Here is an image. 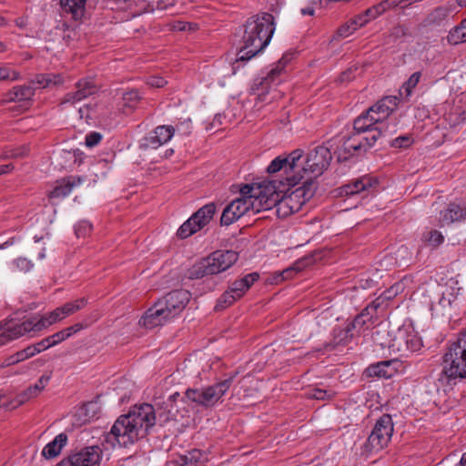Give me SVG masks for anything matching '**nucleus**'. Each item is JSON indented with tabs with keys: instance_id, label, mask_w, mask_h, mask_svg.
Returning <instances> with one entry per match:
<instances>
[{
	"instance_id": "1a4fd4ad",
	"label": "nucleus",
	"mask_w": 466,
	"mask_h": 466,
	"mask_svg": "<svg viewBox=\"0 0 466 466\" xmlns=\"http://www.w3.org/2000/svg\"><path fill=\"white\" fill-rule=\"evenodd\" d=\"M421 347V339L411 327L399 329L388 344L390 352L399 354L400 357H405L410 352L418 351Z\"/></svg>"
},
{
	"instance_id": "864d4df0",
	"label": "nucleus",
	"mask_w": 466,
	"mask_h": 466,
	"mask_svg": "<svg viewBox=\"0 0 466 466\" xmlns=\"http://www.w3.org/2000/svg\"><path fill=\"white\" fill-rule=\"evenodd\" d=\"M102 139V135L98 132H91L86 137V146L88 147H93L99 144Z\"/></svg>"
},
{
	"instance_id": "f3484780",
	"label": "nucleus",
	"mask_w": 466,
	"mask_h": 466,
	"mask_svg": "<svg viewBox=\"0 0 466 466\" xmlns=\"http://www.w3.org/2000/svg\"><path fill=\"white\" fill-rule=\"evenodd\" d=\"M173 317L166 310L158 301H157L150 309H148L139 320V324L147 329L163 325Z\"/></svg>"
},
{
	"instance_id": "4d7b16f0",
	"label": "nucleus",
	"mask_w": 466,
	"mask_h": 466,
	"mask_svg": "<svg viewBox=\"0 0 466 466\" xmlns=\"http://www.w3.org/2000/svg\"><path fill=\"white\" fill-rule=\"evenodd\" d=\"M403 289V284L399 282L391 286L388 290L384 292V298L386 299H390L394 296H396L400 291H401Z\"/></svg>"
},
{
	"instance_id": "f704fd0d",
	"label": "nucleus",
	"mask_w": 466,
	"mask_h": 466,
	"mask_svg": "<svg viewBox=\"0 0 466 466\" xmlns=\"http://www.w3.org/2000/svg\"><path fill=\"white\" fill-rule=\"evenodd\" d=\"M281 187H284V182L282 180H279L278 198L276 199L278 200V203L274 205V208L276 209V215L280 218H285L295 212L282 198L281 194L284 192V189H281Z\"/></svg>"
},
{
	"instance_id": "2eb2a0df",
	"label": "nucleus",
	"mask_w": 466,
	"mask_h": 466,
	"mask_svg": "<svg viewBox=\"0 0 466 466\" xmlns=\"http://www.w3.org/2000/svg\"><path fill=\"white\" fill-rule=\"evenodd\" d=\"M250 211L247 195L241 194L240 197L228 205L221 215V225L229 226L243 215Z\"/></svg>"
},
{
	"instance_id": "0e129e2a",
	"label": "nucleus",
	"mask_w": 466,
	"mask_h": 466,
	"mask_svg": "<svg viewBox=\"0 0 466 466\" xmlns=\"http://www.w3.org/2000/svg\"><path fill=\"white\" fill-rule=\"evenodd\" d=\"M364 13L370 21L382 15L377 5L368 8Z\"/></svg>"
},
{
	"instance_id": "7ed1b4c3",
	"label": "nucleus",
	"mask_w": 466,
	"mask_h": 466,
	"mask_svg": "<svg viewBox=\"0 0 466 466\" xmlns=\"http://www.w3.org/2000/svg\"><path fill=\"white\" fill-rule=\"evenodd\" d=\"M86 304V299L82 298L76 301L67 302L40 319L32 317L22 321H16L14 319H9L10 324H7V328H5V330L8 333L7 337H9V339H18L30 331H41L48 326L80 310Z\"/></svg>"
},
{
	"instance_id": "49530a36",
	"label": "nucleus",
	"mask_w": 466,
	"mask_h": 466,
	"mask_svg": "<svg viewBox=\"0 0 466 466\" xmlns=\"http://www.w3.org/2000/svg\"><path fill=\"white\" fill-rule=\"evenodd\" d=\"M282 71L283 70L281 69L280 66L275 65V66L273 68H271V70L268 73V75L264 78L261 79L259 85L260 86H264V85L268 86L270 83H273Z\"/></svg>"
},
{
	"instance_id": "69168bd1",
	"label": "nucleus",
	"mask_w": 466,
	"mask_h": 466,
	"mask_svg": "<svg viewBox=\"0 0 466 466\" xmlns=\"http://www.w3.org/2000/svg\"><path fill=\"white\" fill-rule=\"evenodd\" d=\"M369 18L365 15V13H362L359 15H357L353 20H351L352 25L357 26V29L359 27H362L369 22Z\"/></svg>"
},
{
	"instance_id": "7c9ffc66",
	"label": "nucleus",
	"mask_w": 466,
	"mask_h": 466,
	"mask_svg": "<svg viewBox=\"0 0 466 466\" xmlns=\"http://www.w3.org/2000/svg\"><path fill=\"white\" fill-rule=\"evenodd\" d=\"M82 179L80 177H70L63 179L55 188L49 193L51 198L66 197L72 191V188L79 185Z\"/></svg>"
},
{
	"instance_id": "a878e982",
	"label": "nucleus",
	"mask_w": 466,
	"mask_h": 466,
	"mask_svg": "<svg viewBox=\"0 0 466 466\" xmlns=\"http://www.w3.org/2000/svg\"><path fill=\"white\" fill-rule=\"evenodd\" d=\"M466 218V208L456 203H451L441 213V222L449 225L453 222L461 221Z\"/></svg>"
},
{
	"instance_id": "5701e85b",
	"label": "nucleus",
	"mask_w": 466,
	"mask_h": 466,
	"mask_svg": "<svg viewBox=\"0 0 466 466\" xmlns=\"http://www.w3.org/2000/svg\"><path fill=\"white\" fill-rule=\"evenodd\" d=\"M399 98L394 96H385L375 105L370 106V112H378L380 118L387 119L390 115L397 108Z\"/></svg>"
},
{
	"instance_id": "6e6552de",
	"label": "nucleus",
	"mask_w": 466,
	"mask_h": 466,
	"mask_svg": "<svg viewBox=\"0 0 466 466\" xmlns=\"http://www.w3.org/2000/svg\"><path fill=\"white\" fill-rule=\"evenodd\" d=\"M238 372H234L228 379L201 389H188L185 397L198 406L211 408L216 405L229 390Z\"/></svg>"
},
{
	"instance_id": "c9c22d12",
	"label": "nucleus",
	"mask_w": 466,
	"mask_h": 466,
	"mask_svg": "<svg viewBox=\"0 0 466 466\" xmlns=\"http://www.w3.org/2000/svg\"><path fill=\"white\" fill-rule=\"evenodd\" d=\"M453 11L454 8L451 5L439 6L428 15L427 22L429 25H440L446 20Z\"/></svg>"
},
{
	"instance_id": "a18cd8bd",
	"label": "nucleus",
	"mask_w": 466,
	"mask_h": 466,
	"mask_svg": "<svg viewBox=\"0 0 466 466\" xmlns=\"http://www.w3.org/2000/svg\"><path fill=\"white\" fill-rule=\"evenodd\" d=\"M420 76H421L420 72H415L404 83L402 88L405 90L407 96H410L411 94L413 88L418 85V83L420 79Z\"/></svg>"
},
{
	"instance_id": "8fccbe9b",
	"label": "nucleus",
	"mask_w": 466,
	"mask_h": 466,
	"mask_svg": "<svg viewBox=\"0 0 466 466\" xmlns=\"http://www.w3.org/2000/svg\"><path fill=\"white\" fill-rule=\"evenodd\" d=\"M132 0H106L110 9L124 10L131 5Z\"/></svg>"
},
{
	"instance_id": "6ab92c4d",
	"label": "nucleus",
	"mask_w": 466,
	"mask_h": 466,
	"mask_svg": "<svg viewBox=\"0 0 466 466\" xmlns=\"http://www.w3.org/2000/svg\"><path fill=\"white\" fill-rule=\"evenodd\" d=\"M101 407L97 401H89L77 408L72 415V424L81 427L98 418Z\"/></svg>"
},
{
	"instance_id": "aec40b11",
	"label": "nucleus",
	"mask_w": 466,
	"mask_h": 466,
	"mask_svg": "<svg viewBox=\"0 0 466 466\" xmlns=\"http://www.w3.org/2000/svg\"><path fill=\"white\" fill-rule=\"evenodd\" d=\"M97 87L91 79H82L76 84V91L67 94L64 98V103H76L95 93Z\"/></svg>"
},
{
	"instance_id": "052dcab7",
	"label": "nucleus",
	"mask_w": 466,
	"mask_h": 466,
	"mask_svg": "<svg viewBox=\"0 0 466 466\" xmlns=\"http://www.w3.org/2000/svg\"><path fill=\"white\" fill-rule=\"evenodd\" d=\"M379 9L380 10L381 14L386 12L387 10L393 8L398 5L397 0H384L380 3L377 4Z\"/></svg>"
},
{
	"instance_id": "09e8293b",
	"label": "nucleus",
	"mask_w": 466,
	"mask_h": 466,
	"mask_svg": "<svg viewBox=\"0 0 466 466\" xmlns=\"http://www.w3.org/2000/svg\"><path fill=\"white\" fill-rule=\"evenodd\" d=\"M92 226L87 221L78 223L75 228L77 238H84L91 231Z\"/></svg>"
},
{
	"instance_id": "37998d69",
	"label": "nucleus",
	"mask_w": 466,
	"mask_h": 466,
	"mask_svg": "<svg viewBox=\"0 0 466 466\" xmlns=\"http://www.w3.org/2000/svg\"><path fill=\"white\" fill-rule=\"evenodd\" d=\"M374 312L372 311H366V308L361 311L360 314H359L352 323L350 324L352 329L356 328H361L367 320H370L373 317Z\"/></svg>"
},
{
	"instance_id": "39448f33",
	"label": "nucleus",
	"mask_w": 466,
	"mask_h": 466,
	"mask_svg": "<svg viewBox=\"0 0 466 466\" xmlns=\"http://www.w3.org/2000/svg\"><path fill=\"white\" fill-rule=\"evenodd\" d=\"M279 180L263 181L262 183L244 184L239 193L247 195L250 211L258 214L270 210L278 203Z\"/></svg>"
},
{
	"instance_id": "58836bf2",
	"label": "nucleus",
	"mask_w": 466,
	"mask_h": 466,
	"mask_svg": "<svg viewBox=\"0 0 466 466\" xmlns=\"http://www.w3.org/2000/svg\"><path fill=\"white\" fill-rule=\"evenodd\" d=\"M195 222L192 221L190 217L186 222H184L177 230V236L180 238H187L200 230L199 228H196Z\"/></svg>"
},
{
	"instance_id": "ddd939ff",
	"label": "nucleus",
	"mask_w": 466,
	"mask_h": 466,
	"mask_svg": "<svg viewBox=\"0 0 466 466\" xmlns=\"http://www.w3.org/2000/svg\"><path fill=\"white\" fill-rule=\"evenodd\" d=\"M102 453L97 445L86 447L62 460L57 466H100Z\"/></svg>"
},
{
	"instance_id": "ea45409f",
	"label": "nucleus",
	"mask_w": 466,
	"mask_h": 466,
	"mask_svg": "<svg viewBox=\"0 0 466 466\" xmlns=\"http://www.w3.org/2000/svg\"><path fill=\"white\" fill-rule=\"evenodd\" d=\"M237 299H238V298L235 297V295L228 289L218 299L215 309L217 310L224 309L232 305Z\"/></svg>"
},
{
	"instance_id": "4c0bfd02",
	"label": "nucleus",
	"mask_w": 466,
	"mask_h": 466,
	"mask_svg": "<svg viewBox=\"0 0 466 466\" xmlns=\"http://www.w3.org/2000/svg\"><path fill=\"white\" fill-rule=\"evenodd\" d=\"M123 106L130 111L133 110L140 101L137 90H129L123 94Z\"/></svg>"
},
{
	"instance_id": "13d9d810",
	"label": "nucleus",
	"mask_w": 466,
	"mask_h": 466,
	"mask_svg": "<svg viewBox=\"0 0 466 466\" xmlns=\"http://www.w3.org/2000/svg\"><path fill=\"white\" fill-rule=\"evenodd\" d=\"M15 264L16 265L18 269H20L21 271H24V272H27L33 267V264L31 263V261L25 258H18L15 261Z\"/></svg>"
},
{
	"instance_id": "4468645a",
	"label": "nucleus",
	"mask_w": 466,
	"mask_h": 466,
	"mask_svg": "<svg viewBox=\"0 0 466 466\" xmlns=\"http://www.w3.org/2000/svg\"><path fill=\"white\" fill-rule=\"evenodd\" d=\"M189 299L190 293L187 290L177 289L167 294L158 302L175 318L185 309Z\"/></svg>"
},
{
	"instance_id": "c85d7f7f",
	"label": "nucleus",
	"mask_w": 466,
	"mask_h": 466,
	"mask_svg": "<svg viewBox=\"0 0 466 466\" xmlns=\"http://www.w3.org/2000/svg\"><path fill=\"white\" fill-rule=\"evenodd\" d=\"M66 442H67L66 434H65V433L58 434L57 436H56V438L52 441H50L44 447V449L42 451V455L46 459L56 458V456H58L61 453V451H62L63 447L66 444Z\"/></svg>"
},
{
	"instance_id": "9b49d317",
	"label": "nucleus",
	"mask_w": 466,
	"mask_h": 466,
	"mask_svg": "<svg viewBox=\"0 0 466 466\" xmlns=\"http://www.w3.org/2000/svg\"><path fill=\"white\" fill-rule=\"evenodd\" d=\"M393 433L391 416L383 414L376 422L368 438L367 446L371 451H378L388 445Z\"/></svg>"
},
{
	"instance_id": "0eeeda50",
	"label": "nucleus",
	"mask_w": 466,
	"mask_h": 466,
	"mask_svg": "<svg viewBox=\"0 0 466 466\" xmlns=\"http://www.w3.org/2000/svg\"><path fill=\"white\" fill-rule=\"evenodd\" d=\"M441 373L448 380L466 379V331L461 332L443 354Z\"/></svg>"
},
{
	"instance_id": "9d476101",
	"label": "nucleus",
	"mask_w": 466,
	"mask_h": 466,
	"mask_svg": "<svg viewBox=\"0 0 466 466\" xmlns=\"http://www.w3.org/2000/svg\"><path fill=\"white\" fill-rule=\"evenodd\" d=\"M373 133L374 134L372 135L364 136L353 131L348 137L344 139L340 150L345 155L342 156L341 153H339L338 157L339 160H346L349 156L359 155L366 152L380 138L379 131H374Z\"/></svg>"
},
{
	"instance_id": "bb28decb",
	"label": "nucleus",
	"mask_w": 466,
	"mask_h": 466,
	"mask_svg": "<svg viewBox=\"0 0 466 466\" xmlns=\"http://www.w3.org/2000/svg\"><path fill=\"white\" fill-rule=\"evenodd\" d=\"M35 96V90L31 86L23 85L14 86L5 95L3 102L28 101Z\"/></svg>"
},
{
	"instance_id": "393cba45",
	"label": "nucleus",
	"mask_w": 466,
	"mask_h": 466,
	"mask_svg": "<svg viewBox=\"0 0 466 466\" xmlns=\"http://www.w3.org/2000/svg\"><path fill=\"white\" fill-rule=\"evenodd\" d=\"M206 456L199 450H193L187 454L180 456L177 460L169 461L167 466H200Z\"/></svg>"
},
{
	"instance_id": "774afa93",
	"label": "nucleus",
	"mask_w": 466,
	"mask_h": 466,
	"mask_svg": "<svg viewBox=\"0 0 466 466\" xmlns=\"http://www.w3.org/2000/svg\"><path fill=\"white\" fill-rule=\"evenodd\" d=\"M35 346H36L37 350H38L39 353L41 351L49 349L50 347H53L49 337H47V338L42 339L41 341L35 343Z\"/></svg>"
},
{
	"instance_id": "412c9836",
	"label": "nucleus",
	"mask_w": 466,
	"mask_h": 466,
	"mask_svg": "<svg viewBox=\"0 0 466 466\" xmlns=\"http://www.w3.org/2000/svg\"><path fill=\"white\" fill-rule=\"evenodd\" d=\"M353 130L361 135H372L374 131H379L380 137L383 132L381 127H376V119L372 116L369 118L365 112L354 120Z\"/></svg>"
},
{
	"instance_id": "f03ea898",
	"label": "nucleus",
	"mask_w": 466,
	"mask_h": 466,
	"mask_svg": "<svg viewBox=\"0 0 466 466\" xmlns=\"http://www.w3.org/2000/svg\"><path fill=\"white\" fill-rule=\"evenodd\" d=\"M274 32L275 23L271 14L262 13L249 17L245 24L243 45L237 55V61H248L263 51Z\"/></svg>"
},
{
	"instance_id": "cd10ccee",
	"label": "nucleus",
	"mask_w": 466,
	"mask_h": 466,
	"mask_svg": "<svg viewBox=\"0 0 466 466\" xmlns=\"http://www.w3.org/2000/svg\"><path fill=\"white\" fill-rule=\"evenodd\" d=\"M63 11L72 15L75 20L81 19L86 11L87 0H59Z\"/></svg>"
},
{
	"instance_id": "4be33fe9",
	"label": "nucleus",
	"mask_w": 466,
	"mask_h": 466,
	"mask_svg": "<svg viewBox=\"0 0 466 466\" xmlns=\"http://www.w3.org/2000/svg\"><path fill=\"white\" fill-rule=\"evenodd\" d=\"M259 275L257 272L249 273L243 278L233 281L228 289L235 297L240 299L250 287L258 279Z\"/></svg>"
},
{
	"instance_id": "a19ab883",
	"label": "nucleus",
	"mask_w": 466,
	"mask_h": 466,
	"mask_svg": "<svg viewBox=\"0 0 466 466\" xmlns=\"http://www.w3.org/2000/svg\"><path fill=\"white\" fill-rule=\"evenodd\" d=\"M423 240L432 247H438L443 242L444 238L438 230L431 229L423 235Z\"/></svg>"
},
{
	"instance_id": "3c124183",
	"label": "nucleus",
	"mask_w": 466,
	"mask_h": 466,
	"mask_svg": "<svg viewBox=\"0 0 466 466\" xmlns=\"http://www.w3.org/2000/svg\"><path fill=\"white\" fill-rule=\"evenodd\" d=\"M7 324H10L9 319L0 322V346L5 345L7 342L15 339H9V337H7L8 333L5 330V328H7Z\"/></svg>"
},
{
	"instance_id": "e433bc0d",
	"label": "nucleus",
	"mask_w": 466,
	"mask_h": 466,
	"mask_svg": "<svg viewBox=\"0 0 466 466\" xmlns=\"http://www.w3.org/2000/svg\"><path fill=\"white\" fill-rule=\"evenodd\" d=\"M447 39L451 45L454 46L466 42V18L450 31Z\"/></svg>"
},
{
	"instance_id": "2f4dec72",
	"label": "nucleus",
	"mask_w": 466,
	"mask_h": 466,
	"mask_svg": "<svg viewBox=\"0 0 466 466\" xmlns=\"http://www.w3.org/2000/svg\"><path fill=\"white\" fill-rule=\"evenodd\" d=\"M40 394L39 391L34 387V385L29 386L24 391L19 393L15 399L8 400L7 403H4L3 407L5 410H14L31 399L37 397Z\"/></svg>"
},
{
	"instance_id": "f8f14e48",
	"label": "nucleus",
	"mask_w": 466,
	"mask_h": 466,
	"mask_svg": "<svg viewBox=\"0 0 466 466\" xmlns=\"http://www.w3.org/2000/svg\"><path fill=\"white\" fill-rule=\"evenodd\" d=\"M292 187L293 186H288L287 182H285L284 187H281V189H284L281 196L291 209H293L294 212H298L302 206L314 196L317 186L316 182L303 181L301 187L290 191Z\"/></svg>"
},
{
	"instance_id": "b1692460",
	"label": "nucleus",
	"mask_w": 466,
	"mask_h": 466,
	"mask_svg": "<svg viewBox=\"0 0 466 466\" xmlns=\"http://www.w3.org/2000/svg\"><path fill=\"white\" fill-rule=\"evenodd\" d=\"M396 363L395 360H384L377 364L370 365L366 372L369 376H375L379 378H391L396 372V369L392 365Z\"/></svg>"
},
{
	"instance_id": "338daca9",
	"label": "nucleus",
	"mask_w": 466,
	"mask_h": 466,
	"mask_svg": "<svg viewBox=\"0 0 466 466\" xmlns=\"http://www.w3.org/2000/svg\"><path fill=\"white\" fill-rule=\"evenodd\" d=\"M88 323H76L73 326H70L68 328H66L69 337H71L73 334L86 329L88 327Z\"/></svg>"
},
{
	"instance_id": "e2e57ef3",
	"label": "nucleus",
	"mask_w": 466,
	"mask_h": 466,
	"mask_svg": "<svg viewBox=\"0 0 466 466\" xmlns=\"http://www.w3.org/2000/svg\"><path fill=\"white\" fill-rule=\"evenodd\" d=\"M382 333H385V330L377 329L372 333V339L375 344H379L383 349L385 347H388L389 341H382Z\"/></svg>"
},
{
	"instance_id": "f257e3e1",
	"label": "nucleus",
	"mask_w": 466,
	"mask_h": 466,
	"mask_svg": "<svg viewBox=\"0 0 466 466\" xmlns=\"http://www.w3.org/2000/svg\"><path fill=\"white\" fill-rule=\"evenodd\" d=\"M157 420L156 410L151 404L134 406L128 413L118 417L110 433L119 445L127 446L144 438L148 430L156 424Z\"/></svg>"
},
{
	"instance_id": "603ef678",
	"label": "nucleus",
	"mask_w": 466,
	"mask_h": 466,
	"mask_svg": "<svg viewBox=\"0 0 466 466\" xmlns=\"http://www.w3.org/2000/svg\"><path fill=\"white\" fill-rule=\"evenodd\" d=\"M357 30V26L352 25V22H349L342 26H340L338 30V35L341 37H348L352 35Z\"/></svg>"
},
{
	"instance_id": "5fc2aeb1",
	"label": "nucleus",
	"mask_w": 466,
	"mask_h": 466,
	"mask_svg": "<svg viewBox=\"0 0 466 466\" xmlns=\"http://www.w3.org/2000/svg\"><path fill=\"white\" fill-rule=\"evenodd\" d=\"M52 377V373H45L43 374L38 380L34 384V387L41 393V391L46 387L48 382L50 381Z\"/></svg>"
},
{
	"instance_id": "423d86ee",
	"label": "nucleus",
	"mask_w": 466,
	"mask_h": 466,
	"mask_svg": "<svg viewBox=\"0 0 466 466\" xmlns=\"http://www.w3.org/2000/svg\"><path fill=\"white\" fill-rule=\"evenodd\" d=\"M238 258V254L233 250H217L209 256L195 263L187 271L191 279H201L208 275H215L226 271Z\"/></svg>"
},
{
	"instance_id": "c756f323",
	"label": "nucleus",
	"mask_w": 466,
	"mask_h": 466,
	"mask_svg": "<svg viewBox=\"0 0 466 466\" xmlns=\"http://www.w3.org/2000/svg\"><path fill=\"white\" fill-rule=\"evenodd\" d=\"M216 212V206L214 203H208L200 208L192 217V221L195 222L196 228L201 229L203 227L208 225L212 219Z\"/></svg>"
},
{
	"instance_id": "79ce46f5",
	"label": "nucleus",
	"mask_w": 466,
	"mask_h": 466,
	"mask_svg": "<svg viewBox=\"0 0 466 466\" xmlns=\"http://www.w3.org/2000/svg\"><path fill=\"white\" fill-rule=\"evenodd\" d=\"M18 71L10 68L7 66L0 65V81H15L20 79Z\"/></svg>"
},
{
	"instance_id": "bf43d9fd",
	"label": "nucleus",
	"mask_w": 466,
	"mask_h": 466,
	"mask_svg": "<svg viewBox=\"0 0 466 466\" xmlns=\"http://www.w3.org/2000/svg\"><path fill=\"white\" fill-rule=\"evenodd\" d=\"M45 75H46V79L47 82V87L58 86L63 83V78L60 75H56V74H45Z\"/></svg>"
},
{
	"instance_id": "72a5a7b5",
	"label": "nucleus",
	"mask_w": 466,
	"mask_h": 466,
	"mask_svg": "<svg viewBox=\"0 0 466 466\" xmlns=\"http://www.w3.org/2000/svg\"><path fill=\"white\" fill-rule=\"evenodd\" d=\"M179 397L178 392H175L174 394L170 395L167 401L163 402V406L159 410H163V412L158 411V414L157 415L158 421L160 423H164L169 420H176V413L177 410H174V403Z\"/></svg>"
},
{
	"instance_id": "6e6d98bb",
	"label": "nucleus",
	"mask_w": 466,
	"mask_h": 466,
	"mask_svg": "<svg viewBox=\"0 0 466 466\" xmlns=\"http://www.w3.org/2000/svg\"><path fill=\"white\" fill-rule=\"evenodd\" d=\"M334 395L333 391H328L325 390L315 389L310 393V397L317 400L330 399Z\"/></svg>"
},
{
	"instance_id": "dca6fc26",
	"label": "nucleus",
	"mask_w": 466,
	"mask_h": 466,
	"mask_svg": "<svg viewBox=\"0 0 466 466\" xmlns=\"http://www.w3.org/2000/svg\"><path fill=\"white\" fill-rule=\"evenodd\" d=\"M267 170L270 174L284 170L286 175L285 180L288 186H296L299 183V177L298 176L297 169L292 167L291 153L286 157H276L271 161Z\"/></svg>"
},
{
	"instance_id": "c03bdc74",
	"label": "nucleus",
	"mask_w": 466,
	"mask_h": 466,
	"mask_svg": "<svg viewBox=\"0 0 466 466\" xmlns=\"http://www.w3.org/2000/svg\"><path fill=\"white\" fill-rule=\"evenodd\" d=\"M28 147L26 146H22L20 147L9 149L4 152L2 157L3 158H18L24 157L28 154Z\"/></svg>"
},
{
	"instance_id": "473e14b6",
	"label": "nucleus",
	"mask_w": 466,
	"mask_h": 466,
	"mask_svg": "<svg viewBox=\"0 0 466 466\" xmlns=\"http://www.w3.org/2000/svg\"><path fill=\"white\" fill-rule=\"evenodd\" d=\"M372 185L373 180L371 177H362L360 178L356 179L352 183L341 187L340 193L345 195L358 194L371 187Z\"/></svg>"
},
{
	"instance_id": "a211bd4d",
	"label": "nucleus",
	"mask_w": 466,
	"mask_h": 466,
	"mask_svg": "<svg viewBox=\"0 0 466 466\" xmlns=\"http://www.w3.org/2000/svg\"><path fill=\"white\" fill-rule=\"evenodd\" d=\"M174 132L172 126H159L141 140L140 147L146 149H156L168 142L174 136Z\"/></svg>"
},
{
	"instance_id": "20e7f679",
	"label": "nucleus",
	"mask_w": 466,
	"mask_h": 466,
	"mask_svg": "<svg viewBox=\"0 0 466 466\" xmlns=\"http://www.w3.org/2000/svg\"><path fill=\"white\" fill-rule=\"evenodd\" d=\"M331 159L329 149L324 146L316 147L306 157L301 149L291 152L292 167L297 169L299 182H315V179L328 168Z\"/></svg>"
},
{
	"instance_id": "680f3d73",
	"label": "nucleus",
	"mask_w": 466,
	"mask_h": 466,
	"mask_svg": "<svg viewBox=\"0 0 466 466\" xmlns=\"http://www.w3.org/2000/svg\"><path fill=\"white\" fill-rule=\"evenodd\" d=\"M147 84L152 87H163L167 81L161 76H150L147 80Z\"/></svg>"
},
{
	"instance_id": "de8ad7c7",
	"label": "nucleus",
	"mask_w": 466,
	"mask_h": 466,
	"mask_svg": "<svg viewBox=\"0 0 466 466\" xmlns=\"http://www.w3.org/2000/svg\"><path fill=\"white\" fill-rule=\"evenodd\" d=\"M412 138L410 136H400L390 142V146L396 148H405L411 145Z\"/></svg>"
}]
</instances>
